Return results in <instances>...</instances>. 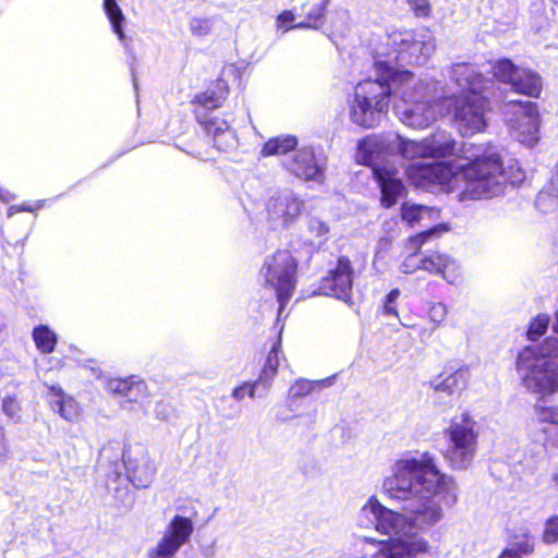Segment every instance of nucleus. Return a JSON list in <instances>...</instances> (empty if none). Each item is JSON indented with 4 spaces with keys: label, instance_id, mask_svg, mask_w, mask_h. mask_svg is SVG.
<instances>
[{
    "label": "nucleus",
    "instance_id": "obj_56",
    "mask_svg": "<svg viewBox=\"0 0 558 558\" xmlns=\"http://www.w3.org/2000/svg\"><path fill=\"white\" fill-rule=\"evenodd\" d=\"M434 330H435L434 327L430 330H427L426 328H421L418 333L422 338L429 337Z\"/></svg>",
    "mask_w": 558,
    "mask_h": 558
},
{
    "label": "nucleus",
    "instance_id": "obj_59",
    "mask_svg": "<svg viewBox=\"0 0 558 558\" xmlns=\"http://www.w3.org/2000/svg\"><path fill=\"white\" fill-rule=\"evenodd\" d=\"M3 328H4V324H3V322L0 319V332L3 330Z\"/></svg>",
    "mask_w": 558,
    "mask_h": 558
},
{
    "label": "nucleus",
    "instance_id": "obj_6",
    "mask_svg": "<svg viewBox=\"0 0 558 558\" xmlns=\"http://www.w3.org/2000/svg\"><path fill=\"white\" fill-rule=\"evenodd\" d=\"M218 90L207 89L195 96V110L197 121L203 125L204 131L213 137L214 145L219 150H228L235 144V134L229 123L218 117H208L207 111L221 106L228 94L227 84L223 81L217 82Z\"/></svg>",
    "mask_w": 558,
    "mask_h": 558
},
{
    "label": "nucleus",
    "instance_id": "obj_42",
    "mask_svg": "<svg viewBox=\"0 0 558 558\" xmlns=\"http://www.w3.org/2000/svg\"><path fill=\"white\" fill-rule=\"evenodd\" d=\"M2 411L9 418L15 422L20 420L21 407L14 397H5L2 400Z\"/></svg>",
    "mask_w": 558,
    "mask_h": 558
},
{
    "label": "nucleus",
    "instance_id": "obj_20",
    "mask_svg": "<svg viewBox=\"0 0 558 558\" xmlns=\"http://www.w3.org/2000/svg\"><path fill=\"white\" fill-rule=\"evenodd\" d=\"M427 158H445L456 156L457 160L453 165L463 161L461 149L466 143L458 144L452 136L446 131H437L430 136L424 138Z\"/></svg>",
    "mask_w": 558,
    "mask_h": 558
},
{
    "label": "nucleus",
    "instance_id": "obj_45",
    "mask_svg": "<svg viewBox=\"0 0 558 558\" xmlns=\"http://www.w3.org/2000/svg\"><path fill=\"white\" fill-rule=\"evenodd\" d=\"M409 4L418 17H426L430 13V4L428 0H409Z\"/></svg>",
    "mask_w": 558,
    "mask_h": 558
},
{
    "label": "nucleus",
    "instance_id": "obj_7",
    "mask_svg": "<svg viewBox=\"0 0 558 558\" xmlns=\"http://www.w3.org/2000/svg\"><path fill=\"white\" fill-rule=\"evenodd\" d=\"M296 260L289 251L279 250L266 257L260 276L266 286L275 290L279 302V315L295 289Z\"/></svg>",
    "mask_w": 558,
    "mask_h": 558
},
{
    "label": "nucleus",
    "instance_id": "obj_24",
    "mask_svg": "<svg viewBox=\"0 0 558 558\" xmlns=\"http://www.w3.org/2000/svg\"><path fill=\"white\" fill-rule=\"evenodd\" d=\"M298 146V138L293 135H283L272 137L267 141L263 148L262 155L264 157L274 156V155H286L289 151H292Z\"/></svg>",
    "mask_w": 558,
    "mask_h": 558
},
{
    "label": "nucleus",
    "instance_id": "obj_14",
    "mask_svg": "<svg viewBox=\"0 0 558 558\" xmlns=\"http://www.w3.org/2000/svg\"><path fill=\"white\" fill-rule=\"evenodd\" d=\"M122 458L130 482L137 488L148 487L157 468L147 449L141 445L124 448Z\"/></svg>",
    "mask_w": 558,
    "mask_h": 558
},
{
    "label": "nucleus",
    "instance_id": "obj_37",
    "mask_svg": "<svg viewBox=\"0 0 558 558\" xmlns=\"http://www.w3.org/2000/svg\"><path fill=\"white\" fill-rule=\"evenodd\" d=\"M534 537L529 534H523L522 536H515L509 548L515 550V553L522 557V555L532 554L534 551Z\"/></svg>",
    "mask_w": 558,
    "mask_h": 558
},
{
    "label": "nucleus",
    "instance_id": "obj_27",
    "mask_svg": "<svg viewBox=\"0 0 558 558\" xmlns=\"http://www.w3.org/2000/svg\"><path fill=\"white\" fill-rule=\"evenodd\" d=\"M104 9L106 14L112 25L113 32L119 36V39L122 40L124 38L122 23L124 22V15L116 2V0H105Z\"/></svg>",
    "mask_w": 558,
    "mask_h": 558
},
{
    "label": "nucleus",
    "instance_id": "obj_10",
    "mask_svg": "<svg viewBox=\"0 0 558 558\" xmlns=\"http://www.w3.org/2000/svg\"><path fill=\"white\" fill-rule=\"evenodd\" d=\"M506 113H512L509 123L515 138L526 147L537 144L539 136V114L537 105L532 101L509 100Z\"/></svg>",
    "mask_w": 558,
    "mask_h": 558
},
{
    "label": "nucleus",
    "instance_id": "obj_40",
    "mask_svg": "<svg viewBox=\"0 0 558 558\" xmlns=\"http://www.w3.org/2000/svg\"><path fill=\"white\" fill-rule=\"evenodd\" d=\"M317 383L299 379L296 380L289 390L291 398H301L310 395Z\"/></svg>",
    "mask_w": 558,
    "mask_h": 558
},
{
    "label": "nucleus",
    "instance_id": "obj_43",
    "mask_svg": "<svg viewBox=\"0 0 558 558\" xmlns=\"http://www.w3.org/2000/svg\"><path fill=\"white\" fill-rule=\"evenodd\" d=\"M417 269H422L421 266V257L418 256V251H413V253L409 254L404 260L400 265V270L403 274H413Z\"/></svg>",
    "mask_w": 558,
    "mask_h": 558
},
{
    "label": "nucleus",
    "instance_id": "obj_58",
    "mask_svg": "<svg viewBox=\"0 0 558 558\" xmlns=\"http://www.w3.org/2000/svg\"><path fill=\"white\" fill-rule=\"evenodd\" d=\"M331 0H319V3L328 7Z\"/></svg>",
    "mask_w": 558,
    "mask_h": 558
},
{
    "label": "nucleus",
    "instance_id": "obj_28",
    "mask_svg": "<svg viewBox=\"0 0 558 558\" xmlns=\"http://www.w3.org/2000/svg\"><path fill=\"white\" fill-rule=\"evenodd\" d=\"M326 9L327 7L319 2L312 5L308 3H303L301 11L307 20L306 25H313V28H318L323 24Z\"/></svg>",
    "mask_w": 558,
    "mask_h": 558
},
{
    "label": "nucleus",
    "instance_id": "obj_19",
    "mask_svg": "<svg viewBox=\"0 0 558 558\" xmlns=\"http://www.w3.org/2000/svg\"><path fill=\"white\" fill-rule=\"evenodd\" d=\"M422 269L434 275H441L450 284L460 279V265L449 255L439 252H429L421 257Z\"/></svg>",
    "mask_w": 558,
    "mask_h": 558
},
{
    "label": "nucleus",
    "instance_id": "obj_30",
    "mask_svg": "<svg viewBox=\"0 0 558 558\" xmlns=\"http://www.w3.org/2000/svg\"><path fill=\"white\" fill-rule=\"evenodd\" d=\"M136 379L137 377L135 376L129 378H111L107 381L106 389L113 396L125 399Z\"/></svg>",
    "mask_w": 558,
    "mask_h": 558
},
{
    "label": "nucleus",
    "instance_id": "obj_16",
    "mask_svg": "<svg viewBox=\"0 0 558 558\" xmlns=\"http://www.w3.org/2000/svg\"><path fill=\"white\" fill-rule=\"evenodd\" d=\"M353 283V268L348 257L341 256L333 269L323 280L320 289L326 295L337 298L344 302L351 299Z\"/></svg>",
    "mask_w": 558,
    "mask_h": 558
},
{
    "label": "nucleus",
    "instance_id": "obj_8",
    "mask_svg": "<svg viewBox=\"0 0 558 558\" xmlns=\"http://www.w3.org/2000/svg\"><path fill=\"white\" fill-rule=\"evenodd\" d=\"M490 105L486 94H462L454 100L453 117L459 132L470 136L487 126Z\"/></svg>",
    "mask_w": 558,
    "mask_h": 558
},
{
    "label": "nucleus",
    "instance_id": "obj_11",
    "mask_svg": "<svg viewBox=\"0 0 558 558\" xmlns=\"http://www.w3.org/2000/svg\"><path fill=\"white\" fill-rule=\"evenodd\" d=\"M494 76L509 84L515 93L539 97L543 89L541 75L530 69L517 66L510 59H501L492 66Z\"/></svg>",
    "mask_w": 558,
    "mask_h": 558
},
{
    "label": "nucleus",
    "instance_id": "obj_47",
    "mask_svg": "<svg viewBox=\"0 0 558 558\" xmlns=\"http://www.w3.org/2000/svg\"><path fill=\"white\" fill-rule=\"evenodd\" d=\"M546 434V440L554 447L558 448V424H554L543 428Z\"/></svg>",
    "mask_w": 558,
    "mask_h": 558
},
{
    "label": "nucleus",
    "instance_id": "obj_22",
    "mask_svg": "<svg viewBox=\"0 0 558 558\" xmlns=\"http://www.w3.org/2000/svg\"><path fill=\"white\" fill-rule=\"evenodd\" d=\"M374 175L381 190L383 205L391 207L404 192L401 179L396 177V169L393 168H375Z\"/></svg>",
    "mask_w": 558,
    "mask_h": 558
},
{
    "label": "nucleus",
    "instance_id": "obj_39",
    "mask_svg": "<svg viewBox=\"0 0 558 558\" xmlns=\"http://www.w3.org/2000/svg\"><path fill=\"white\" fill-rule=\"evenodd\" d=\"M147 397V386L141 380L136 379L135 384L132 386L130 392L126 395L125 400L128 402L142 403Z\"/></svg>",
    "mask_w": 558,
    "mask_h": 558
},
{
    "label": "nucleus",
    "instance_id": "obj_23",
    "mask_svg": "<svg viewBox=\"0 0 558 558\" xmlns=\"http://www.w3.org/2000/svg\"><path fill=\"white\" fill-rule=\"evenodd\" d=\"M51 390L59 397L51 403L53 411L58 412L65 421L75 422L80 416L77 402L71 397L63 396L61 388L52 387Z\"/></svg>",
    "mask_w": 558,
    "mask_h": 558
},
{
    "label": "nucleus",
    "instance_id": "obj_17",
    "mask_svg": "<svg viewBox=\"0 0 558 558\" xmlns=\"http://www.w3.org/2000/svg\"><path fill=\"white\" fill-rule=\"evenodd\" d=\"M451 80L461 89L462 94H484L493 82L485 78L471 63H456L451 68Z\"/></svg>",
    "mask_w": 558,
    "mask_h": 558
},
{
    "label": "nucleus",
    "instance_id": "obj_44",
    "mask_svg": "<svg viewBox=\"0 0 558 558\" xmlns=\"http://www.w3.org/2000/svg\"><path fill=\"white\" fill-rule=\"evenodd\" d=\"M543 539L546 544H554L558 541V515H554L547 520Z\"/></svg>",
    "mask_w": 558,
    "mask_h": 558
},
{
    "label": "nucleus",
    "instance_id": "obj_15",
    "mask_svg": "<svg viewBox=\"0 0 558 558\" xmlns=\"http://www.w3.org/2000/svg\"><path fill=\"white\" fill-rule=\"evenodd\" d=\"M303 202L291 192L271 196L267 203V217L272 228H287L300 216Z\"/></svg>",
    "mask_w": 558,
    "mask_h": 558
},
{
    "label": "nucleus",
    "instance_id": "obj_46",
    "mask_svg": "<svg viewBox=\"0 0 558 558\" xmlns=\"http://www.w3.org/2000/svg\"><path fill=\"white\" fill-rule=\"evenodd\" d=\"M281 347L280 341L275 343L268 353L267 360L264 366H270L275 372H277L279 366V349Z\"/></svg>",
    "mask_w": 558,
    "mask_h": 558
},
{
    "label": "nucleus",
    "instance_id": "obj_38",
    "mask_svg": "<svg viewBox=\"0 0 558 558\" xmlns=\"http://www.w3.org/2000/svg\"><path fill=\"white\" fill-rule=\"evenodd\" d=\"M259 392L260 390L258 389L254 381H245L242 385L235 387L232 390L231 396L234 400L242 401L245 398V396H248L251 399L259 398Z\"/></svg>",
    "mask_w": 558,
    "mask_h": 558
},
{
    "label": "nucleus",
    "instance_id": "obj_33",
    "mask_svg": "<svg viewBox=\"0 0 558 558\" xmlns=\"http://www.w3.org/2000/svg\"><path fill=\"white\" fill-rule=\"evenodd\" d=\"M189 28L194 36L205 37L214 28V21L209 17H192L189 22Z\"/></svg>",
    "mask_w": 558,
    "mask_h": 558
},
{
    "label": "nucleus",
    "instance_id": "obj_57",
    "mask_svg": "<svg viewBox=\"0 0 558 558\" xmlns=\"http://www.w3.org/2000/svg\"><path fill=\"white\" fill-rule=\"evenodd\" d=\"M307 20L305 22H300L292 26V28H313V25H306Z\"/></svg>",
    "mask_w": 558,
    "mask_h": 558
},
{
    "label": "nucleus",
    "instance_id": "obj_32",
    "mask_svg": "<svg viewBox=\"0 0 558 558\" xmlns=\"http://www.w3.org/2000/svg\"><path fill=\"white\" fill-rule=\"evenodd\" d=\"M448 307L442 302H433L428 305L427 317L434 329L441 327L447 318Z\"/></svg>",
    "mask_w": 558,
    "mask_h": 558
},
{
    "label": "nucleus",
    "instance_id": "obj_35",
    "mask_svg": "<svg viewBox=\"0 0 558 558\" xmlns=\"http://www.w3.org/2000/svg\"><path fill=\"white\" fill-rule=\"evenodd\" d=\"M549 316L547 314L537 315L531 323L527 329V338L530 340H536L538 337L544 335L549 325Z\"/></svg>",
    "mask_w": 558,
    "mask_h": 558
},
{
    "label": "nucleus",
    "instance_id": "obj_61",
    "mask_svg": "<svg viewBox=\"0 0 558 558\" xmlns=\"http://www.w3.org/2000/svg\"><path fill=\"white\" fill-rule=\"evenodd\" d=\"M555 3H558V0H553Z\"/></svg>",
    "mask_w": 558,
    "mask_h": 558
},
{
    "label": "nucleus",
    "instance_id": "obj_31",
    "mask_svg": "<svg viewBox=\"0 0 558 558\" xmlns=\"http://www.w3.org/2000/svg\"><path fill=\"white\" fill-rule=\"evenodd\" d=\"M306 227L312 238L317 239L320 242H325L328 239L330 228L326 221L317 217H308L306 220Z\"/></svg>",
    "mask_w": 558,
    "mask_h": 558
},
{
    "label": "nucleus",
    "instance_id": "obj_48",
    "mask_svg": "<svg viewBox=\"0 0 558 558\" xmlns=\"http://www.w3.org/2000/svg\"><path fill=\"white\" fill-rule=\"evenodd\" d=\"M44 201H39L36 205V207H32V206H16V205H13V206H10L9 209H8V217H12L13 215H15L16 213H20V211H35L36 209L40 208L44 206Z\"/></svg>",
    "mask_w": 558,
    "mask_h": 558
},
{
    "label": "nucleus",
    "instance_id": "obj_12",
    "mask_svg": "<svg viewBox=\"0 0 558 558\" xmlns=\"http://www.w3.org/2000/svg\"><path fill=\"white\" fill-rule=\"evenodd\" d=\"M194 524L187 517L175 514L167 525L162 537L147 553L148 558H172L189 542Z\"/></svg>",
    "mask_w": 558,
    "mask_h": 558
},
{
    "label": "nucleus",
    "instance_id": "obj_60",
    "mask_svg": "<svg viewBox=\"0 0 558 558\" xmlns=\"http://www.w3.org/2000/svg\"><path fill=\"white\" fill-rule=\"evenodd\" d=\"M365 541H367V542H373V539H372V538H368V537H365Z\"/></svg>",
    "mask_w": 558,
    "mask_h": 558
},
{
    "label": "nucleus",
    "instance_id": "obj_50",
    "mask_svg": "<svg viewBox=\"0 0 558 558\" xmlns=\"http://www.w3.org/2000/svg\"><path fill=\"white\" fill-rule=\"evenodd\" d=\"M15 199V195L8 190L0 187V201L3 203H10Z\"/></svg>",
    "mask_w": 558,
    "mask_h": 558
},
{
    "label": "nucleus",
    "instance_id": "obj_36",
    "mask_svg": "<svg viewBox=\"0 0 558 558\" xmlns=\"http://www.w3.org/2000/svg\"><path fill=\"white\" fill-rule=\"evenodd\" d=\"M276 375L277 372H275L270 366H263V369L258 378L254 381L255 385L260 390V392L258 393L259 398H263L268 393Z\"/></svg>",
    "mask_w": 558,
    "mask_h": 558
},
{
    "label": "nucleus",
    "instance_id": "obj_55",
    "mask_svg": "<svg viewBox=\"0 0 558 558\" xmlns=\"http://www.w3.org/2000/svg\"><path fill=\"white\" fill-rule=\"evenodd\" d=\"M384 312L386 315H392V316L398 315L397 308L392 304H388V303H385Z\"/></svg>",
    "mask_w": 558,
    "mask_h": 558
},
{
    "label": "nucleus",
    "instance_id": "obj_18",
    "mask_svg": "<svg viewBox=\"0 0 558 558\" xmlns=\"http://www.w3.org/2000/svg\"><path fill=\"white\" fill-rule=\"evenodd\" d=\"M282 163L288 171L304 180H319L323 177V167L318 165L314 150L310 147L298 149Z\"/></svg>",
    "mask_w": 558,
    "mask_h": 558
},
{
    "label": "nucleus",
    "instance_id": "obj_2",
    "mask_svg": "<svg viewBox=\"0 0 558 558\" xmlns=\"http://www.w3.org/2000/svg\"><path fill=\"white\" fill-rule=\"evenodd\" d=\"M465 161L416 162L408 170L409 178L417 186L438 184L450 189L452 181L461 177L464 181L460 199H488L504 194L506 185H517L524 174L518 161L511 160L507 168L502 166L500 149L493 145H465L461 149Z\"/></svg>",
    "mask_w": 558,
    "mask_h": 558
},
{
    "label": "nucleus",
    "instance_id": "obj_13",
    "mask_svg": "<svg viewBox=\"0 0 558 558\" xmlns=\"http://www.w3.org/2000/svg\"><path fill=\"white\" fill-rule=\"evenodd\" d=\"M397 134H371L359 141L356 147L357 162L369 166L375 173V168H383L380 162L395 155Z\"/></svg>",
    "mask_w": 558,
    "mask_h": 558
},
{
    "label": "nucleus",
    "instance_id": "obj_29",
    "mask_svg": "<svg viewBox=\"0 0 558 558\" xmlns=\"http://www.w3.org/2000/svg\"><path fill=\"white\" fill-rule=\"evenodd\" d=\"M430 213L432 209L427 206L404 204L401 209V217L408 225L414 226L425 216H429Z\"/></svg>",
    "mask_w": 558,
    "mask_h": 558
},
{
    "label": "nucleus",
    "instance_id": "obj_54",
    "mask_svg": "<svg viewBox=\"0 0 558 558\" xmlns=\"http://www.w3.org/2000/svg\"><path fill=\"white\" fill-rule=\"evenodd\" d=\"M550 487L554 490L558 492V468L551 474Z\"/></svg>",
    "mask_w": 558,
    "mask_h": 558
},
{
    "label": "nucleus",
    "instance_id": "obj_51",
    "mask_svg": "<svg viewBox=\"0 0 558 558\" xmlns=\"http://www.w3.org/2000/svg\"><path fill=\"white\" fill-rule=\"evenodd\" d=\"M497 558H522L515 550L508 548H505Z\"/></svg>",
    "mask_w": 558,
    "mask_h": 558
},
{
    "label": "nucleus",
    "instance_id": "obj_3",
    "mask_svg": "<svg viewBox=\"0 0 558 558\" xmlns=\"http://www.w3.org/2000/svg\"><path fill=\"white\" fill-rule=\"evenodd\" d=\"M386 76L369 77L355 86L354 99L350 104V120L364 129L376 128L388 113L391 96H399L405 104L397 108L403 124L413 129H425L445 112L441 100H430L427 86L414 82L410 71L393 72L386 66Z\"/></svg>",
    "mask_w": 558,
    "mask_h": 558
},
{
    "label": "nucleus",
    "instance_id": "obj_26",
    "mask_svg": "<svg viewBox=\"0 0 558 558\" xmlns=\"http://www.w3.org/2000/svg\"><path fill=\"white\" fill-rule=\"evenodd\" d=\"M33 340L37 349L44 353L49 354L53 352L57 343V335L46 325H39L33 329Z\"/></svg>",
    "mask_w": 558,
    "mask_h": 558
},
{
    "label": "nucleus",
    "instance_id": "obj_53",
    "mask_svg": "<svg viewBox=\"0 0 558 558\" xmlns=\"http://www.w3.org/2000/svg\"><path fill=\"white\" fill-rule=\"evenodd\" d=\"M294 20V14L291 11H283L279 16L278 21L286 23V22H292Z\"/></svg>",
    "mask_w": 558,
    "mask_h": 558
},
{
    "label": "nucleus",
    "instance_id": "obj_1",
    "mask_svg": "<svg viewBox=\"0 0 558 558\" xmlns=\"http://www.w3.org/2000/svg\"><path fill=\"white\" fill-rule=\"evenodd\" d=\"M383 492L411 517L385 507L376 496L367 499L357 513V525L391 537L380 543L374 558H414L425 553L428 544L418 532L441 521L442 505L453 506L458 500L454 478L438 469L429 452L396 460L384 478Z\"/></svg>",
    "mask_w": 558,
    "mask_h": 558
},
{
    "label": "nucleus",
    "instance_id": "obj_52",
    "mask_svg": "<svg viewBox=\"0 0 558 558\" xmlns=\"http://www.w3.org/2000/svg\"><path fill=\"white\" fill-rule=\"evenodd\" d=\"M400 295L399 289H392L386 296L385 303L393 304Z\"/></svg>",
    "mask_w": 558,
    "mask_h": 558
},
{
    "label": "nucleus",
    "instance_id": "obj_41",
    "mask_svg": "<svg viewBox=\"0 0 558 558\" xmlns=\"http://www.w3.org/2000/svg\"><path fill=\"white\" fill-rule=\"evenodd\" d=\"M536 415L539 422L548 423V426L558 424L557 407H536Z\"/></svg>",
    "mask_w": 558,
    "mask_h": 558
},
{
    "label": "nucleus",
    "instance_id": "obj_9",
    "mask_svg": "<svg viewBox=\"0 0 558 558\" xmlns=\"http://www.w3.org/2000/svg\"><path fill=\"white\" fill-rule=\"evenodd\" d=\"M506 113H512L509 123L515 138L526 147L537 144L539 136V114L537 105L532 101L509 100Z\"/></svg>",
    "mask_w": 558,
    "mask_h": 558
},
{
    "label": "nucleus",
    "instance_id": "obj_34",
    "mask_svg": "<svg viewBox=\"0 0 558 558\" xmlns=\"http://www.w3.org/2000/svg\"><path fill=\"white\" fill-rule=\"evenodd\" d=\"M439 235V229L437 227L430 228L423 231L414 236L409 238L408 246L410 250L420 251L421 247L429 241L435 240Z\"/></svg>",
    "mask_w": 558,
    "mask_h": 558
},
{
    "label": "nucleus",
    "instance_id": "obj_25",
    "mask_svg": "<svg viewBox=\"0 0 558 558\" xmlns=\"http://www.w3.org/2000/svg\"><path fill=\"white\" fill-rule=\"evenodd\" d=\"M393 145L395 155L399 154L405 159L427 158L424 140L418 142L404 140L397 134V142Z\"/></svg>",
    "mask_w": 558,
    "mask_h": 558
},
{
    "label": "nucleus",
    "instance_id": "obj_4",
    "mask_svg": "<svg viewBox=\"0 0 558 558\" xmlns=\"http://www.w3.org/2000/svg\"><path fill=\"white\" fill-rule=\"evenodd\" d=\"M387 51L383 52L388 59L375 61L376 77L385 75L386 66L400 73L389 63L396 61L400 65H423L436 49V38L428 28L396 29L387 34Z\"/></svg>",
    "mask_w": 558,
    "mask_h": 558
},
{
    "label": "nucleus",
    "instance_id": "obj_49",
    "mask_svg": "<svg viewBox=\"0 0 558 558\" xmlns=\"http://www.w3.org/2000/svg\"><path fill=\"white\" fill-rule=\"evenodd\" d=\"M9 447L7 444L4 429L2 426H0V459H5L9 456Z\"/></svg>",
    "mask_w": 558,
    "mask_h": 558
},
{
    "label": "nucleus",
    "instance_id": "obj_21",
    "mask_svg": "<svg viewBox=\"0 0 558 558\" xmlns=\"http://www.w3.org/2000/svg\"><path fill=\"white\" fill-rule=\"evenodd\" d=\"M469 369L464 366L457 369L445 367L444 371L433 377L428 386L435 392H444L447 396L459 395L469 383Z\"/></svg>",
    "mask_w": 558,
    "mask_h": 558
},
{
    "label": "nucleus",
    "instance_id": "obj_5",
    "mask_svg": "<svg viewBox=\"0 0 558 558\" xmlns=\"http://www.w3.org/2000/svg\"><path fill=\"white\" fill-rule=\"evenodd\" d=\"M448 441L444 458L451 469L466 470L473 462L478 445V424L464 412L451 418L444 430Z\"/></svg>",
    "mask_w": 558,
    "mask_h": 558
}]
</instances>
